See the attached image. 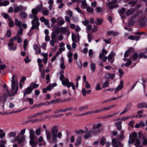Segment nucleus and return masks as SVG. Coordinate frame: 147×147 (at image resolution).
<instances>
[{"label": "nucleus", "instance_id": "f257e3e1", "mask_svg": "<svg viewBox=\"0 0 147 147\" xmlns=\"http://www.w3.org/2000/svg\"><path fill=\"white\" fill-rule=\"evenodd\" d=\"M58 132V130L55 126L52 128L51 131H48L47 130H45L47 139L50 143H56L57 142V138H61L62 136L61 132H59L57 134Z\"/></svg>", "mask_w": 147, "mask_h": 147}, {"label": "nucleus", "instance_id": "f03ea898", "mask_svg": "<svg viewBox=\"0 0 147 147\" xmlns=\"http://www.w3.org/2000/svg\"><path fill=\"white\" fill-rule=\"evenodd\" d=\"M38 11L37 10L34 8L32 9V12L33 15H30V17L31 18H34V19L31 22L32 26L30 31L35 28L38 29V26L39 25V19L37 16H35L37 13Z\"/></svg>", "mask_w": 147, "mask_h": 147}, {"label": "nucleus", "instance_id": "7ed1b4c3", "mask_svg": "<svg viewBox=\"0 0 147 147\" xmlns=\"http://www.w3.org/2000/svg\"><path fill=\"white\" fill-rule=\"evenodd\" d=\"M18 89V79L16 76L13 75L11 79V91L12 92V95H14L17 92Z\"/></svg>", "mask_w": 147, "mask_h": 147}, {"label": "nucleus", "instance_id": "20e7f679", "mask_svg": "<svg viewBox=\"0 0 147 147\" xmlns=\"http://www.w3.org/2000/svg\"><path fill=\"white\" fill-rule=\"evenodd\" d=\"M60 79L62 83L63 86H66L68 88L71 86L73 90L75 89V86L74 84L72 82H69L68 79L65 78L63 75H61L60 77Z\"/></svg>", "mask_w": 147, "mask_h": 147}, {"label": "nucleus", "instance_id": "39448f33", "mask_svg": "<svg viewBox=\"0 0 147 147\" xmlns=\"http://www.w3.org/2000/svg\"><path fill=\"white\" fill-rule=\"evenodd\" d=\"M135 142H136L135 144L139 145L140 144V141L137 139V133L134 132L129 136L128 143L132 144Z\"/></svg>", "mask_w": 147, "mask_h": 147}, {"label": "nucleus", "instance_id": "423d86ee", "mask_svg": "<svg viewBox=\"0 0 147 147\" xmlns=\"http://www.w3.org/2000/svg\"><path fill=\"white\" fill-rule=\"evenodd\" d=\"M101 124L98 123L96 125H94L93 127L90 129L89 132L90 133H93L95 135L100 131V127L101 126Z\"/></svg>", "mask_w": 147, "mask_h": 147}, {"label": "nucleus", "instance_id": "0eeeda50", "mask_svg": "<svg viewBox=\"0 0 147 147\" xmlns=\"http://www.w3.org/2000/svg\"><path fill=\"white\" fill-rule=\"evenodd\" d=\"M124 82L123 80H121L119 84L115 90L114 93L115 94L118 93L120 90H122L124 87Z\"/></svg>", "mask_w": 147, "mask_h": 147}, {"label": "nucleus", "instance_id": "6e6552de", "mask_svg": "<svg viewBox=\"0 0 147 147\" xmlns=\"http://www.w3.org/2000/svg\"><path fill=\"white\" fill-rule=\"evenodd\" d=\"M112 145L113 147H123V144L121 143L120 142L117 141L115 138L113 139L112 140Z\"/></svg>", "mask_w": 147, "mask_h": 147}, {"label": "nucleus", "instance_id": "1a4fd4ad", "mask_svg": "<svg viewBox=\"0 0 147 147\" xmlns=\"http://www.w3.org/2000/svg\"><path fill=\"white\" fill-rule=\"evenodd\" d=\"M117 1L116 0H114L112 2H110L107 3V5L109 7L110 9H112L116 7L117 5L115 4L117 2Z\"/></svg>", "mask_w": 147, "mask_h": 147}, {"label": "nucleus", "instance_id": "9d476101", "mask_svg": "<svg viewBox=\"0 0 147 147\" xmlns=\"http://www.w3.org/2000/svg\"><path fill=\"white\" fill-rule=\"evenodd\" d=\"M25 140L24 136H20L18 135L16 136L15 140L17 141L19 144H21Z\"/></svg>", "mask_w": 147, "mask_h": 147}, {"label": "nucleus", "instance_id": "9b49d317", "mask_svg": "<svg viewBox=\"0 0 147 147\" xmlns=\"http://www.w3.org/2000/svg\"><path fill=\"white\" fill-rule=\"evenodd\" d=\"M60 32L61 33L66 34L67 35H69L70 34L68 29L65 27H61L60 28Z\"/></svg>", "mask_w": 147, "mask_h": 147}, {"label": "nucleus", "instance_id": "f8f14e48", "mask_svg": "<svg viewBox=\"0 0 147 147\" xmlns=\"http://www.w3.org/2000/svg\"><path fill=\"white\" fill-rule=\"evenodd\" d=\"M115 76V74L108 73L105 74V78L107 79H111V80H113Z\"/></svg>", "mask_w": 147, "mask_h": 147}, {"label": "nucleus", "instance_id": "ddd939ff", "mask_svg": "<svg viewBox=\"0 0 147 147\" xmlns=\"http://www.w3.org/2000/svg\"><path fill=\"white\" fill-rule=\"evenodd\" d=\"M13 43L12 42H10L8 44L9 49L11 51H15L17 49L16 46H13Z\"/></svg>", "mask_w": 147, "mask_h": 147}, {"label": "nucleus", "instance_id": "4468645a", "mask_svg": "<svg viewBox=\"0 0 147 147\" xmlns=\"http://www.w3.org/2000/svg\"><path fill=\"white\" fill-rule=\"evenodd\" d=\"M32 90V89L30 87V86L28 87L25 90V91L24 93V97H25L26 95L30 94Z\"/></svg>", "mask_w": 147, "mask_h": 147}, {"label": "nucleus", "instance_id": "2eb2a0df", "mask_svg": "<svg viewBox=\"0 0 147 147\" xmlns=\"http://www.w3.org/2000/svg\"><path fill=\"white\" fill-rule=\"evenodd\" d=\"M41 55L43 57V60L44 63L45 64H46L48 60V54L47 53H42L41 54Z\"/></svg>", "mask_w": 147, "mask_h": 147}, {"label": "nucleus", "instance_id": "dca6fc26", "mask_svg": "<svg viewBox=\"0 0 147 147\" xmlns=\"http://www.w3.org/2000/svg\"><path fill=\"white\" fill-rule=\"evenodd\" d=\"M57 22L60 26H62L65 23V21L63 18L61 17H58L57 19Z\"/></svg>", "mask_w": 147, "mask_h": 147}, {"label": "nucleus", "instance_id": "f3484780", "mask_svg": "<svg viewBox=\"0 0 147 147\" xmlns=\"http://www.w3.org/2000/svg\"><path fill=\"white\" fill-rule=\"evenodd\" d=\"M134 50L132 48H131L127 50L125 53L124 55L125 57H127L129 56L130 54L134 52Z\"/></svg>", "mask_w": 147, "mask_h": 147}, {"label": "nucleus", "instance_id": "a211bd4d", "mask_svg": "<svg viewBox=\"0 0 147 147\" xmlns=\"http://www.w3.org/2000/svg\"><path fill=\"white\" fill-rule=\"evenodd\" d=\"M114 54L113 53H112L109 55L108 56V59L109 62L111 63H113L114 59H113Z\"/></svg>", "mask_w": 147, "mask_h": 147}, {"label": "nucleus", "instance_id": "6ab92c4d", "mask_svg": "<svg viewBox=\"0 0 147 147\" xmlns=\"http://www.w3.org/2000/svg\"><path fill=\"white\" fill-rule=\"evenodd\" d=\"M137 107L139 108H146L147 109V103L144 102H142L138 104Z\"/></svg>", "mask_w": 147, "mask_h": 147}, {"label": "nucleus", "instance_id": "aec40b11", "mask_svg": "<svg viewBox=\"0 0 147 147\" xmlns=\"http://www.w3.org/2000/svg\"><path fill=\"white\" fill-rule=\"evenodd\" d=\"M74 132L77 134H80L81 135H82L86 133V131H84L81 129L75 130L74 131Z\"/></svg>", "mask_w": 147, "mask_h": 147}, {"label": "nucleus", "instance_id": "412c9836", "mask_svg": "<svg viewBox=\"0 0 147 147\" xmlns=\"http://www.w3.org/2000/svg\"><path fill=\"white\" fill-rule=\"evenodd\" d=\"M57 86V84L55 83L49 84L47 87L48 90H51V89H53L54 87L56 86Z\"/></svg>", "mask_w": 147, "mask_h": 147}, {"label": "nucleus", "instance_id": "4be33fe9", "mask_svg": "<svg viewBox=\"0 0 147 147\" xmlns=\"http://www.w3.org/2000/svg\"><path fill=\"white\" fill-rule=\"evenodd\" d=\"M123 60L124 61H127V63L125 64V66L127 67L129 66L132 63V61L130 59L124 58L123 59Z\"/></svg>", "mask_w": 147, "mask_h": 147}, {"label": "nucleus", "instance_id": "5701e85b", "mask_svg": "<svg viewBox=\"0 0 147 147\" xmlns=\"http://www.w3.org/2000/svg\"><path fill=\"white\" fill-rule=\"evenodd\" d=\"M29 134L30 139H32L34 138L35 137V131L32 129H31L29 130Z\"/></svg>", "mask_w": 147, "mask_h": 147}, {"label": "nucleus", "instance_id": "b1692460", "mask_svg": "<svg viewBox=\"0 0 147 147\" xmlns=\"http://www.w3.org/2000/svg\"><path fill=\"white\" fill-rule=\"evenodd\" d=\"M23 8V7L21 5L16 7L14 8V11L15 13H17L20 11L22 10Z\"/></svg>", "mask_w": 147, "mask_h": 147}, {"label": "nucleus", "instance_id": "393cba45", "mask_svg": "<svg viewBox=\"0 0 147 147\" xmlns=\"http://www.w3.org/2000/svg\"><path fill=\"white\" fill-rule=\"evenodd\" d=\"M34 139V138L30 139V141L29 142L30 145L32 147L36 146V144Z\"/></svg>", "mask_w": 147, "mask_h": 147}, {"label": "nucleus", "instance_id": "a878e982", "mask_svg": "<svg viewBox=\"0 0 147 147\" xmlns=\"http://www.w3.org/2000/svg\"><path fill=\"white\" fill-rule=\"evenodd\" d=\"M81 8L83 9H85L87 6V4L86 0L83 1L81 5Z\"/></svg>", "mask_w": 147, "mask_h": 147}, {"label": "nucleus", "instance_id": "bb28decb", "mask_svg": "<svg viewBox=\"0 0 147 147\" xmlns=\"http://www.w3.org/2000/svg\"><path fill=\"white\" fill-rule=\"evenodd\" d=\"M89 130L88 131H86L87 133L84 135V138L85 139H88L91 136V134H93V133H89Z\"/></svg>", "mask_w": 147, "mask_h": 147}, {"label": "nucleus", "instance_id": "cd10ccee", "mask_svg": "<svg viewBox=\"0 0 147 147\" xmlns=\"http://www.w3.org/2000/svg\"><path fill=\"white\" fill-rule=\"evenodd\" d=\"M15 24L16 26H18V27H20L22 25V22L18 20L17 19H15Z\"/></svg>", "mask_w": 147, "mask_h": 147}, {"label": "nucleus", "instance_id": "c85d7f7f", "mask_svg": "<svg viewBox=\"0 0 147 147\" xmlns=\"http://www.w3.org/2000/svg\"><path fill=\"white\" fill-rule=\"evenodd\" d=\"M90 69L93 72H94L95 70L96 65L95 64L93 63H92L90 65Z\"/></svg>", "mask_w": 147, "mask_h": 147}, {"label": "nucleus", "instance_id": "c756f323", "mask_svg": "<svg viewBox=\"0 0 147 147\" xmlns=\"http://www.w3.org/2000/svg\"><path fill=\"white\" fill-rule=\"evenodd\" d=\"M30 86V87H31L32 89L33 90L34 88L38 87L39 86V85L34 82H32Z\"/></svg>", "mask_w": 147, "mask_h": 147}, {"label": "nucleus", "instance_id": "7c9ffc66", "mask_svg": "<svg viewBox=\"0 0 147 147\" xmlns=\"http://www.w3.org/2000/svg\"><path fill=\"white\" fill-rule=\"evenodd\" d=\"M48 3L49 4V8L50 10H51L52 6L53 3V0H49L48 1Z\"/></svg>", "mask_w": 147, "mask_h": 147}, {"label": "nucleus", "instance_id": "2f4dec72", "mask_svg": "<svg viewBox=\"0 0 147 147\" xmlns=\"http://www.w3.org/2000/svg\"><path fill=\"white\" fill-rule=\"evenodd\" d=\"M116 124L118 129L119 130H121L122 129L121 122L119 121L117 122Z\"/></svg>", "mask_w": 147, "mask_h": 147}, {"label": "nucleus", "instance_id": "473e14b6", "mask_svg": "<svg viewBox=\"0 0 147 147\" xmlns=\"http://www.w3.org/2000/svg\"><path fill=\"white\" fill-rule=\"evenodd\" d=\"M24 45L23 48L24 50H26V49L27 46L28 44V42L27 39H25L24 41Z\"/></svg>", "mask_w": 147, "mask_h": 147}, {"label": "nucleus", "instance_id": "72a5a7b5", "mask_svg": "<svg viewBox=\"0 0 147 147\" xmlns=\"http://www.w3.org/2000/svg\"><path fill=\"white\" fill-rule=\"evenodd\" d=\"M139 54L138 55L137 53H134L132 56V59L134 60H136L137 59L140 58L139 57Z\"/></svg>", "mask_w": 147, "mask_h": 147}, {"label": "nucleus", "instance_id": "f704fd0d", "mask_svg": "<svg viewBox=\"0 0 147 147\" xmlns=\"http://www.w3.org/2000/svg\"><path fill=\"white\" fill-rule=\"evenodd\" d=\"M81 143V137L80 136H78L76 142V145H79Z\"/></svg>", "mask_w": 147, "mask_h": 147}, {"label": "nucleus", "instance_id": "c9c22d12", "mask_svg": "<svg viewBox=\"0 0 147 147\" xmlns=\"http://www.w3.org/2000/svg\"><path fill=\"white\" fill-rule=\"evenodd\" d=\"M102 20L101 19H97L95 21V24L97 25H100L102 22Z\"/></svg>", "mask_w": 147, "mask_h": 147}, {"label": "nucleus", "instance_id": "e433bc0d", "mask_svg": "<svg viewBox=\"0 0 147 147\" xmlns=\"http://www.w3.org/2000/svg\"><path fill=\"white\" fill-rule=\"evenodd\" d=\"M16 135V133L15 132H11L8 134V136L10 138L15 137Z\"/></svg>", "mask_w": 147, "mask_h": 147}, {"label": "nucleus", "instance_id": "4c0bfd02", "mask_svg": "<svg viewBox=\"0 0 147 147\" xmlns=\"http://www.w3.org/2000/svg\"><path fill=\"white\" fill-rule=\"evenodd\" d=\"M60 67L62 69H64L65 67V66L64 64L63 59V57L62 58V61L60 64Z\"/></svg>", "mask_w": 147, "mask_h": 147}, {"label": "nucleus", "instance_id": "58836bf2", "mask_svg": "<svg viewBox=\"0 0 147 147\" xmlns=\"http://www.w3.org/2000/svg\"><path fill=\"white\" fill-rule=\"evenodd\" d=\"M64 49L63 48H61L59 49V50L57 52L56 54V55L58 56L59 54L61 53V52L64 51Z\"/></svg>", "mask_w": 147, "mask_h": 147}, {"label": "nucleus", "instance_id": "ea45409f", "mask_svg": "<svg viewBox=\"0 0 147 147\" xmlns=\"http://www.w3.org/2000/svg\"><path fill=\"white\" fill-rule=\"evenodd\" d=\"M9 26L10 27H12L14 25V23L12 20L10 18H9Z\"/></svg>", "mask_w": 147, "mask_h": 147}, {"label": "nucleus", "instance_id": "a19ab883", "mask_svg": "<svg viewBox=\"0 0 147 147\" xmlns=\"http://www.w3.org/2000/svg\"><path fill=\"white\" fill-rule=\"evenodd\" d=\"M75 9L76 10L78 13H80L81 15H84V13L78 7L75 8Z\"/></svg>", "mask_w": 147, "mask_h": 147}, {"label": "nucleus", "instance_id": "79ce46f5", "mask_svg": "<svg viewBox=\"0 0 147 147\" xmlns=\"http://www.w3.org/2000/svg\"><path fill=\"white\" fill-rule=\"evenodd\" d=\"M134 12V10L133 9H130L127 11L126 12V15H129L132 13Z\"/></svg>", "mask_w": 147, "mask_h": 147}, {"label": "nucleus", "instance_id": "37998d69", "mask_svg": "<svg viewBox=\"0 0 147 147\" xmlns=\"http://www.w3.org/2000/svg\"><path fill=\"white\" fill-rule=\"evenodd\" d=\"M130 117L129 116H128L126 117H123L120 118V120L121 121H125L130 119Z\"/></svg>", "mask_w": 147, "mask_h": 147}, {"label": "nucleus", "instance_id": "c03bdc74", "mask_svg": "<svg viewBox=\"0 0 147 147\" xmlns=\"http://www.w3.org/2000/svg\"><path fill=\"white\" fill-rule=\"evenodd\" d=\"M109 86V82L108 81H106L102 84V87L103 88H105Z\"/></svg>", "mask_w": 147, "mask_h": 147}, {"label": "nucleus", "instance_id": "a18cd8bd", "mask_svg": "<svg viewBox=\"0 0 147 147\" xmlns=\"http://www.w3.org/2000/svg\"><path fill=\"white\" fill-rule=\"evenodd\" d=\"M42 4H40V5L37 6L36 8V9L38 11H41L42 10Z\"/></svg>", "mask_w": 147, "mask_h": 147}, {"label": "nucleus", "instance_id": "49530a36", "mask_svg": "<svg viewBox=\"0 0 147 147\" xmlns=\"http://www.w3.org/2000/svg\"><path fill=\"white\" fill-rule=\"evenodd\" d=\"M146 20L145 18L142 19L140 22V24L144 26L146 24V23L145 21Z\"/></svg>", "mask_w": 147, "mask_h": 147}, {"label": "nucleus", "instance_id": "de8ad7c7", "mask_svg": "<svg viewBox=\"0 0 147 147\" xmlns=\"http://www.w3.org/2000/svg\"><path fill=\"white\" fill-rule=\"evenodd\" d=\"M87 11L89 13H91L93 11V9L91 7H86Z\"/></svg>", "mask_w": 147, "mask_h": 147}, {"label": "nucleus", "instance_id": "09e8293b", "mask_svg": "<svg viewBox=\"0 0 147 147\" xmlns=\"http://www.w3.org/2000/svg\"><path fill=\"white\" fill-rule=\"evenodd\" d=\"M145 54H144L143 53H140L139 54V58H144V59L147 58V56L144 55Z\"/></svg>", "mask_w": 147, "mask_h": 147}, {"label": "nucleus", "instance_id": "8fccbe9b", "mask_svg": "<svg viewBox=\"0 0 147 147\" xmlns=\"http://www.w3.org/2000/svg\"><path fill=\"white\" fill-rule=\"evenodd\" d=\"M111 39L109 38L107 39H104L103 41L105 42L106 44H110L111 42Z\"/></svg>", "mask_w": 147, "mask_h": 147}, {"label": "nucleus", "instance_id": "3c124183", "mask_svg": "<svg viewBox=\"0 0 147 147\" xmlns=\"http://www.w3.org/2000/svg\"><path fill=\"white\" fill-rule=\"evenodd\" d=\"M124 131L123 130H122L121 131V135L119 136V139L121 140L123 139L124 138V136H123L124 134Z\"/></svg>", "mask_w": 147, "mask_h": 147}, {"label": "nucleus", "instance_id": "603ef678", "mask_svg": "<svg viewBox=\"0 0 147 147\" xmlns=\"http://www.w3.org/2000/svg\"><path fill=\"white\" fill-rule=\"evenodd\" d=\"M100 143L102 145H104L106 142V139L105 138H102L101 139Z\"/></svg>", "mask_w": 147, "mask_h": 147}, {"label": "nucleus", "instance_id": "864d4df0", "mask_svg": "<svg viewBox=\"0 0 147 147\" xmlns=\"http://www.w3.org/2000/svg\"><path fill=\"white\" fill-rule=\"evenodd\" d=\"M20 17L22 18H25L27 16L26 13L25 12H22L20 14Z\"/></svg>", "mask_w": 147, "mask_h": 147}, {"label": "nucleus", "instance_id": "5fc2aeb1", "mask_svg": "<svg viewBox=\"0 0 147 147\" xmlns=\"http://www.w3.org/2000/svg\"><path fill=\"white\" fill-rule=\"evenodd\" d=\"M82 24L85 26H86L88 24L90 23V22L89 20H85L82 21Z\"/></svg>", "mask_w": 147, "mask_h": 147}, {"label": "nucleus", "instance_id": "6e6d98bb", "mask_svg": "<svg viewBox=\"0 0 147 147\" xmlns=\"http://www.w3.org/2000/svg\"><path fill=\"white\" fill-rule=\"evenodd\" d=\"M66 15L69 16L70 18L72 17V12L70 10L67 11L66 12Z\"/></svg>", "mask_w": 147, "mask_h": 147}, {"label": "nucleus", "instance_id": "4d7b16f0", "mask_svg": "<svg viewBox=\"0 0 147 147\" xmlns=\"http://www.w3.org/2000/svg\"><path fill=\"white\" fill-rule=\"evenodd\" d=\"M3 3V6H6L8 5L9 3V1H4L3 2H2Z\"/></svg>", "mask_w": 147, "mask_h": 147}, {"label": "nucleus", "instance_id": "13d9d810", "mask_svg": "<svg viewBox=\"0 0 147 147\" xmlns=\"http://www.w3.org/2000/svg\"><path fill=\"white\" fill-rule=\"evenodd\" d=\"M88 42H90L92 40V36L91 34H88Z\"/></svg>", "mask_w": 147, "mask_h": 147}, {"label": "nucleus", "instance_id": "bf43d9fd", "mask_svg": "<svg viewBox=\"0 0 147 147\" xmlns=\"http://www.w3.org/2000/svg\"><path fill=\"white\" fill-rule=\"evenodd\" d=\"M57 33L54 32H53L52 33L51 36L52 39H55V38L56 37Z\"/></svg>", "mask_w": 147, "mask_h": 147}, {"label": "nucleus", "instance_id": "052dcab7", "mask_svg": "<svg viewBox=\"0 0 147 147\" xmlns=\"http://www.w3.org/2000/svg\"><path fill=\"white\" fill-rule=\"evenodd\" d=\"M24 61L26 63H27L31 61V59H29L28 56H26V58L24 59Z\"/></svg>", "mask_w": 147, "mask_h": 147}, {"label": "nucleus", "instance_id": "680f3d73", "mask_svg": "<svg viewBox=\"0 0 147 147\" xmlns=\"http://www.w3.org/2000/svg\"><path fill=\"white\" fill-rule=\"evenodd\" d=\"M85 83L86 88L87 89L90 88L91 87V86L88 82H86Z\"/></svg>", "mask_w": 147, "mask_h": 147}, {"label": "nucleus", "instance_id": "e2e57ef3", "mask_svg": "<svg viewBox=\"0 0 147 147\" xmlns=\"http://www.w3.org/2000/svg\"><path fill=\"white\" fill-rule=\"evenodd\" d=\"M55 40L52 39V40H50V43L51 45L52 46V47H53L55 45Z\"/></svg>", "mask_w": 147, "mask_h": 147}, {"label": "nucleus", "instance_id": "0e129e2a", "mask_svg": "<svg viewBox=\"0 0 147 147\" xmlns=\"http://www.w3.org/2000/svg\"><path fill=\"white\" fill-rule=\"evenodd\" d=\"M23 29L22 28H20L18 30V34H17V36H18L21 34H22L23 32Z\"/></svg>", "mask_w": 147, "mask_h": 147}, {"label": "nucleus", "instance_id": "69168bd1", "mask_svg": "<svg viewBox=\"0 0 147 147\" xmlns=\"http://www.w3.org/2000/svg\"><path fill=\"white\" fill-rule=\"evenodd\" d=\"M11 36V31L10 30H8L7 31L6 36L8 37H10Z\"/></svg>", "mask_w": 147, "mask_h": 147}, {"label": "nucleus", "instance_id": "338daca9", "mask_svg": "<svg viewBox=\"0 0 147 147\" xmlns=\"http://www.w3.org/2000/svg\"><path fill=\"white\" fill-rule=\"evenodd\" d=\"M102 88L99 84H98L96 85V87L95 88L96 90H101Z\"/></svg>", "mask_w": 147, "mask_h": 147}, {"label": "nucleus", "instance_id": "774afa93", "mask_svg": "<svg viewBox=\"0 0 147 147\" xmlns=\"http://www.w3.org/2000/svg\"><path fill=\"white\" fill-rule=\"evenodd\" d=\"M97 5V2L96 1L93 2L91 3V6L93 7H95Z\"/></svg>", "mask_w": 147, "mask_h": 147}]
</instances>
